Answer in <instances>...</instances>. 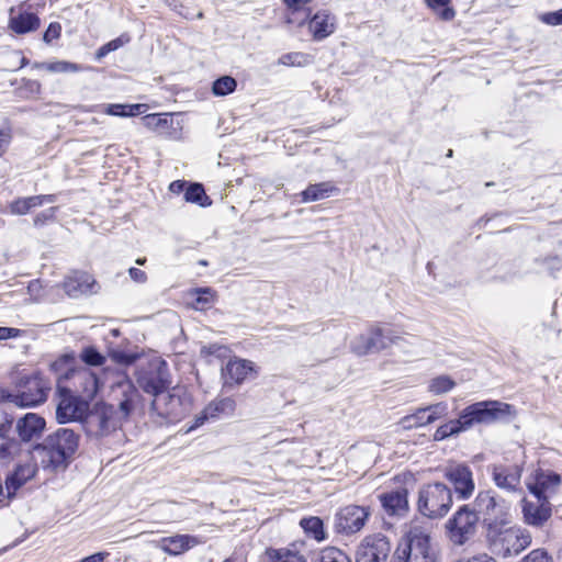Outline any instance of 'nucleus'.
<instances>
[{
  "instance_id": "52",
  "label": "nucleus",
  "mask_w": 562,
  "mask_h": 562,
  "mask_svg": "<svg viewBox=\"0 0 562 562\" xmlns=\"http://www.w3.org/2000/svg\"><path fill=\"white\" fill-rule=\"evenodd\" d=\"M12 139L11 128L5 126L0 128V157L5 153Z\"/></svg>"
},
{
  "instance_id": "24",
  "label": "nucleus",
  "mask_w": 562,
  "mask_h": 562,
  "mask_svg": "<svg viewBox=\"0 0 562 562\" xmlns=\"http://www.w3.org/2000/svg\"><path fill=\"white\" fill-rule=\"evenodd\" d=\"M142 121L145 127L160 136L168 138L178 136L179 123H175L172 113L147 114L142 117Z\"/></svg>"
},
{
  "instance_id": "36",
  "label": "nucleus",
  "mask_w": 562,
  "mask_h": 562,
  "mask_svg": "<svg viewBox=\"0 0 562 562\" xmlns=\"http://www.w3.org/2000/svg\"><path fill=\"white\" fill-rule=\"evenodd\" d=\"M462 431H465V428H463L462 419L459 416L458 419L449 420L448 423L438 427L434 434V439L436 441H440L450 436L458 435Z\"/></svg>"
},
{
  "instance_id": "12",
  "label": "nucleus",
  "mask_w": 562,
  "mask_h": 562,
  "mask_svg": "<svg viewBox=\"0 0 562 562\" xmlns=\"http://www.w3.org/2000/svg\"><path fill=\"white\" fill-rule=\"evenodd\" d=\"M402 337L395 336L391 330L372 326L367 334H361L351 342V350L358 356L381 351L391 345H397Z\"/></svg>"
},
{
  "instance_id": "31",
  "label": "nucleus",
  "mask_w": 562,
  "mask_h": 562,
  "mask_svg": "<svg viewBox=\"0 0 562 562\" xmlns=\"http://www.w3.org/2000/svg\"><path fill=\"white\" fill-rule=\"evenodd\" d=\"M9 27L16 34L33 32L40 27V19L35 13L31 12H22L18 15H13V9H11Z\"/></svg>"
},
{
  "instance_id": "9",
  "label": "nucleus",
  "mask_w": 562,
  "mask_h": 562,
  "mask_svg": "<svg viewBox=\"0 0 562 562\" xmlns=\"http://www.w3.org/2000/svg\"><path fill=\"white\" fill-rule=\"evenodd\" d=\"M452 505L451 490L443 483H431L419 491L418 508L424 516L439 518L445 516Z\"/></svg>"
},
{
  "instance_id": "59",
  "label": "nucleus",
  "mask_w": 562,
  "mask_h": 562,
  "mask_svg": "<svg viewBox=\"0 0 562 562\" xmlns=\"http://www.w3.org/2000/svg\"><path fill=\"white\" fill-rule=\"evenodd\" d=\"M109 557L108 552H98L94 554H91L89 557H86L78 562H104V560Z\"/></svg>"
},
{
  "instance_id": "27",
  "label": "nucleus",
  "mask_w": 562,
  "mask_h": 562,
  "mask_svg": "<svg viewBox=\"0 0 562 562\" xmlns=\"http://www.w3.org/2000/svg\"><path fill=\"white\" fill-rule=\"evenodd\" d=\"M95 280L87 272L75 271L63 282V288L68 296L78 297L82 294L93 293Z\"/></svg>"
},
{
  "instance_id": "6",
  "label": "nucleus",
  "mask_w": 562,
  "mask_h": 562,
  "mask_svg": "<svg viewBox=\"0 0 562 562\" xmlns=\"http://www.w3.org/2000/svg\"><path fill=\"white\" fill-rule=\"evenodd\" d=\"M52 389V383L42 373L21 376L18 393L8 396L9 402L16 406L31 407L44 403Z\"/></svg>"
},
{
  "instance_id": "46",
  "label": "nucleus",
  "mask_w": 562,
  "mask_h": 562,
  "mask_svg": "<svg viewBox=\"0 0 562 562\" xmlns=\"http://www.w3.org/2000/svg\"><path fill=\"white\" fill-rule=\"evenodd\" d=\"M428 414L426 416V423H434L435 420L447 415L448 406L446 403H437L426 407Z\"/></svg>"
},
{
  "instance_id": "56",
  "label": "nucleus",
  "mask_w": 562,
  "mask_h": 562,
  "mask_svg": "<svg viewBox=\"0 0 562 562\" xmlns=\"http://www.w3.org/2000/svg\"><path fill=\"white\" fill-rule=\"evenodd\" d=\"M130 277L133 281L137 283H144L147 280V276L145 271L138 269V268H131L128 270Z\"/></svg>"
},
{
  "instance_id": "33",
  "label": "nucleus",
  "mask_w": 562,
  "mask_h": 562,
  "mask_svg": "<svg viewBox=\"0 0 562 562\" xmlns=\"http://www.w3.org/2000/svg\"><path fill=\"white\" fill-rule=\"evenodd\" d=\"M337 188L330 182H321L308 186L302 193L303 202H314L329 196Z\"/></svg>"
},
{
  "instance_id": "21",
  "label": "nucleus",
  "mask_w": 562,
  "mask_h": 562,
  "mask_svg": "<svg viewBox=\"0 0 562 562\" xmlns=\"http://www.w3.org/2000/svg\"><path fill=\"white\" fill-rule=\"evenodd\" d=\"M408 492L405 487L381 493L378 497L384 513L392 517H403L408 512Z\"/></svg>"
},
{
  "instance_id": "20",
  "label": "nucleus",
  "mask_w": 562,
  "mask_h": 562,
  "mask_svg": "<svg viewBox=\"0 0 562 562\" xmlns=\"http://www.w3.org/2000/svg\"><path fill=\"white\" fill-rule=\"evenodd\" d=\"M446 477L453 484L460 498L467 499L474 492L472 471L464 464L451 465L446 470Z\"/></svg>"
},
{
  "instance_id": "55",
  "label": "nucleus",
  "mask_w": 562,
  "mask_h": 562,
  "mask_svg": "<svg viewBox=\"0 0 562 562\" xmlns=\"http://www.w3.org/2000/svg\"><path fill=\"white\" fill-rule=\"evenodd\" d=\"M22 334L21 329L12 327H0V340L20 337Z\"/></svg>"
},
{
  "instance_id": "39",
  "label": "nucleus",
  "mask_w": 562,
  "mask_h": 562,
  "mask_svg": "<svg viewBox=\"0 0 562 562\" xmlns=\"http://www.w3.org/2000/svg\"><path fill=\"white\" fill-rule=\"evenodd\" d=\"M184 199L191 203H198L201 206L211 204L209 196L205 194L204 188L200 183L190 184L184 193Z\"/></svg>"
},
{
  "instance_id": "62",
  "label": "nucleus",
  "mask_w": 562,
  "mask_h": 562,
  "mask_svg": "<svg viewBox=\"0 0 562 562\" xmlns=\"http://www.w3.org/2000/svg\"><path fill=\"white\" fill-rule=\"evenodd\" d=\"M184 187H186V182L184 181L176 180V181L170 183L169 190L172 193H177L178 194V193L183 191Z\"/></svg>"
},
{
  "instance_id": "53",
  "label": "nucleus",
  "mask_w": 562,
  "mask_h": 562,
  "mask_svg": "<svg viewBox=\"0 0 562 562\" xmlns=\"http://www.w3.org/2000/svg\"><path fill=\"white\" fill-rule=\"evenodd\" d=\"M541 21L549 25L562 24V9L555 12H549L541 15Z\"/></svg>"
},
{
  "instance_id": "54",
  "label": "nucleus",
  "mask_w": 562,
  "mask_h": 562,
  "mask_svg": "<svg viewBox=\"0 0 562 562\" xmlns=\"http://www.w3.org/2000/svg\"><path fill=\"white\" fill-rule=\"evenodd\" d=\"M130 42V36L127 34H123L109 43L104 44L105 48L110 52H114L119 49L120 47L124 46Z\"/></svg>"
},
{
  "instance_id": "34",
  "label": "nucleus",
  "mask_w": 562,
  "mask_h": 562,
  "mask_svg": "<svg viewBox=\"0 0 562 562\" xmlns=\"http://www.w3.org/2000/svg\"><path fill=\"white\" fill-rule=\"evenodd\" d=\"M146 104H106L104 113L114 116H135L146 111Z\"/></svg>"
},
{
  "instance_id": "10",
  "label": "nucleus",
  "mask_w": 562,
  "mask_h": 562,
  "mask_svg": "<svg viewBox=\"0 0 562 562\" xmlns=\"http://www.w3.org/2000/svg\"><path fill=\"white\" fill-rule=\"evenodd\" d=\"M136 381L144 392L154 397L158 393L167 391L171 383L167 363L160 359L148 361L138 368Z\"/></svg>"
},
{
  "instance_id": "51",
  "label": "nucleus",
  "mask_w": 562,
  "mask_h": 562,
  "mask_svg": "<svg viewBox=\"0 0 562 562\" xmlns=\"http://www.w3.org/2000/svg\"><path fill=\"white\" fill-rule=\"evenodd\" d=\"M61 25L57 22H53L48 25L47 30L44 33L43 40L46 43H50L53 40H56L60 36Z\"/></svg>"
},
{
  "instance_id": "16",
  "label": "nucleus",
  "mask_w": 562,
  "mask_h": 562,
  "mask_svg": "<svg viewBox=\"0 0 562 562\" xmlns=\"http://www.w3.org/2000/svg\"><path fill=\"white\" fill-rule=\"evenodd\" d=\"M493 483L506 493L521 491L522 468L518 464L494 463L487 467Z\"/></svg>"
},
{
  "instance_id": "43",
  "label": "nucleus",
  "mask_w": 562,
  "mask_h": 562,
  "mask_svg": "<svg viewBox=\"0 0 562 562\" xmlns=\"http://www.w3.org/2000/svg\"><path fill=\"white\" fill-rule=\"evenodd\" d=\"M80 359L86 364L93 367L102 366L105 362V357L92 346L82 348Z\"/></svg>"
},
{
  "instance_id": "45",
  "label": "nucleus",
  "mask_w": 562,
  "mask_h": 562,
  "mask_svg": "<svg viewBox=\"0 0 562 562\" xmlns=\"http://www.w3.org/2000/svg\"><path fill=\"white\" fill-rule=\"evenodd\" d=\"M428 412L426 407L419 408L414 413L413 415L406 416L403 419L404 427L411 428V427H420L428 425L429 423H426V416Z\"/></svg>"
},
{
  "instance_id": "11",
  "label": "nucleus",
  "mask_w": 562,
  "mask_h": 562,
  "mask_svg": "<svg viewBox=\"0 0 562 562\" xmlns=\"http://www.w3.org/2000/svg\"><path fill=\"white\" fill-rule=\"evenodd\" d=\"M121 423L113 405L98 404L88 411L81 424L89 437L102 438L114 431Z\"/></svg>"
},
{
  "instance_id": "42",
  "label": "nucleus",
  "mask_w": 562,
  "mask_h": 562,
  "mask_svg": "<svg viewBox=\"0 0 562 562\" xmlns=\"http://www.w3.org/2000/svg\"><path fill=\"white\" fill-rule=\"evenodd\" d=\"M312 58L310 55L301 53V52H293V53H286L283 54L279 59L278 64L283 66H294V67H304L311 63Z\"/></svg>"
},
{
  "instance_id": "50",
  "label": "nucleus",
  "mask_w": 562,
  "mask_h": 562,
  "mask_svg": "<svg viewBox=\"0 0 562 562\" xmlns=\"http://www.w3.org/2000/svg\"><path fill=\"white\" fill-rule=\"evenodd\" d=\"M521 562H553L552 558L542 549L532 550Z\"/></svg>"
},
{
  "instance_id": "61",
  "label": "nucleus",
  "mask_w": 562,
  "mask_h": 562,
  "mask_svg": "<svg viewBox=\"0 0 562 562\" xmlns=\"http://www.w3.org/2000/svg\"><path fill=\"white\" fill-rule=\"evenodd\" d=\"M311 0H284V2L286 3V5L293 10V14L295 13V11H297L302 5H304L305 3L310 2Z\"/></svg>"
},
{
  "instance_id": "13",
  "label": "nucleus",
  "mask_w": 562,
  "mask_h": 562,
  "mask_svg": "<svg viewBox=\"0 0 562 562\" xmlns=\"http://www.w3.org/2000/svg\"><path fill=\"white\" fill-rule=\"evenodd\" d=\"M477 520L474 508L462 506L447 522L449 539L454 544H464L475 533Z\"/></svg>"
},
{
  "instance_id": "1",
  "label": "nucleus",
  "mask_w": 562,
  "mask_h": 562,
  "mask_svg": "<svg viewBox=\"0 0 562 562\" xmlns=\"http://www.w3.org/2000/svg\"><path fill=\"white\" fill-rule=\"evenodd\" d=\"M490 551L499 558L520 554L531 544V533L526 528L513 522V519L484 531Z\"/></svg>"
},
{
  "instance_id": "19",
  "label": "nucleus",
  "mask_w": 562,
  "mask_h": 562,
  "mask_svg": "<svg viewBox=\"0 0 562 562\" xmlns=\"http://www.w3.org/2000/svg\"><path fill=\"white\" fill-rule=\"evenodd\" d=\"M536 502L521 499L524 522L531 527H542L552 516V505L546 497L533 496Z\"/></svg>"
},
{
  "instance_id": "40",
  "label": "nucleus",
  "mask_w": 562,
  "mask_h": 562,
  "mask_svg": "<svg viewBox=\"0 0 562 562\" xmlns=\"http://www.w3.org/2000/svg\"><path fill=\"white\" fill-rule=\"evenodd\" d=\"M34 67L45 69L50 72H77L81 69L78 64L59 60L54 63H40L35 64Z\"/></svg>"
},
{
  "instance_id": "26",
  "label": "nucleus",
  "mask_w": 562,
  "mask_h": 562,
  "mask_svg": "<svg viewBox=\"0 0 562 562\" xmlns=\"http://www.w3.org/2000/svg\"><path fill=\"white\" fill-rule=\"evenodd\" d=\"M256 373L251 361L234 358L222 370L225 385L241 384L250 374Z\"/></svg>"
},
{
  "instance_id": "58",
  "label": "nucleus",
  "mask_w": 562,
  "mask_h": 562,
  "mask_svg": "<svg viewBox=\"0 0 562 562\" xmlns=\"http://www.w3.org/2000/svg\"><path fill=\"white\" fill-rule=\"evenodd\" d=\"M72 359L74 358L71 356L66 355V356L61 357L60 359H58L57 361L53 362L50 364V370L54 371V372H57L64 366L69 364L72 361Z\"/></svg>"
},
{
  "instance_id": "41",
  "label": "nucleus",
  "mask_w": 562,
  "mask_h": 562,
  "mask_svg": "<svg viewBox=\"0 0 562 562\" xmlns=\"http://www.w3.org/2000/svg\"><path fill=\"white\" fill-rule=\"evenodd\" d=\"M237 81L231 76L216 79L212 86V92L217 97H224L235 91Z\"/></svg>"
},
{
  "instance_id": "18",
  "label": "nucleus",
  "mask_w": 562,
  "mask_h": 562,
  "mask_svg": "<svg viewBox=\"0 0 562 562\" xmlns=\"http://www.w3.org/2000/svg\"><path fill=\"white\" fill-rule=\"evenodd\" d=\"M390 551L391 544L386 537L368 536L358 547L356 562H386Z\"/></svg>"
},
{
  "instance_id": "64",
  "label": "nucleus",
  "mask_w": 562,
  "mask_h": 562,
  "mask_svg": "<svg viewBox=\"0 0 562 562\" xmlns=\"http://www.w3.org/2000/svg\"><path fill=\"white\" fill-rule=\"evenodd\" d=\"M426 2L431 9H437L440 7H447L450 0H426Z\"/></svg>"
},
{
  "instance_id": "28",
  "label": "nucleus",
  "mask_w": 562,
  "mask_h": 562,
  "mask_svg": "<svg viewBox=\"0 0 562 562\" xmlns=\"http://www.w3.org/2000/svg\"><path fill=\"white\" fill-rule=\"evenodd\" d=\"M200 543V540L191 535H175L164 537L157 541L156 547L169 555H179Z\"/></svg>"
},
{
  "instance_id": "23",
  "label": "nucleus",
  "mask_w": 562,
  "mask_h": 562,
  "mask_svg": "<svg viewBox=\"0 0 562 562\" xmlns=\"http://www.w3.org/2000/svg\"><path fill=\"white\" fill-rule=\"evenodd\" d=\"M336 16L328 10L322 9L308 19V31L315 41H323L336 30Z\"/></svg>"
},
{
  "instance_id": "35",
  "label": "nucleus",
  "mask_w": 562,
  "mask_h": 562,
  "mask_svg": "<svg viewBox=\"0 0 562 562\" xmlns=\"http://www.w3.org/2000/svg\"><path fill=\"white\" fill-rule=\"evenodd\" d=\"M300 526L303 528L305 533L321 541L325 539L323 520L319 517L303 518L300 521Z\"/></svg>"
},
{
  "instance_id": "15",
  "label": "nucleus",
  "mask_w": 562,
  "mask_h": 562,
  "mask_svg": "<svg viewBox=\"0 0 562 562\" xmlns=\"http://www.w3.org/2000/svg\"><path fill=\"white\" fill-rule=\"evenodd\" d=\"M370 516L371 509L368 506L347 505L335 515V530L344 535L357 533L364 527Z\"/></svg>"
},
{
  "instance_id": "25",
  "label": "nucleus",
  "mask_w": 562,
  "mask_h": 562,
  "mask_svg": "<svg viewBox=\"0 0 562 562\" xmlns=\"http://www.w3.org/2000/svg\"><path fill=\"white\" fill-rule=\"evenodd\" d=\"M236 408V402L232 397H222L212 401L200 415L195 417V423L192 428L203 425L209 419H215L221 416H232Z\"/></svg>"
},
{
  "instance_id": "63",
  "label": "nucleus",
  "mask_w": 562,
  "mask_h": 562,
  "mask_svg": "<svg viewBox=\"0 0 562 562\" xmlns=\"http://www.w3.org/2000/svg\"><path fill=\"white\" fill-rule=\"evenodd\" d=\"M467 562H496V560L488 554H479L471 559H469Z\"/></svg>"
},
{
  "instance_id": "14",
  "label": "nucleus",
  "mask_w": 562,
  "mask_h": 562,
  "mask_svg": "<svg viewBox=\"0 0 562 562\" xmlns=\"http://www.w3.org/2000/svg\"><path fill=\"white\" fill-rule=\"evenodd\" d=\"M89 408L88 400L75 395L67 389H60V398L56 407V419L59 424L82 423Z\"/></svg>"
},
{
  "instance_id": "5",
  "label": "nucleus",
  "mask_w": 562,
  "mask_h": 562,
  "mask_svg": "<svg viewBox=\"0 0 562 562\" xmlns=\"http://www.w3.org/2000/svg\"><path fill=\"white\" fill-rule=\"evenodd\" d=\"M473 507L479 519L482 520L484 531L513 519L510 503L493 491L480 492L474 499Z\"/></svg>"
},
{
  "instance_id": "49",
  "label": "nucleus",
  "mask_w": 562,
  "mask_h": 562,
  "mask_svg": "<svg viewBox=\"0 0 562 562\" xmlns=\"http://www.w3.org/2000/svg\"><path fill=\"white\" fill-rule=\"evenodd\" d=\"M272 562H306V560L291 551H278Z\"/></svg>"
},
{
  "instance_id": "32",
  "label": "nucleus",
  "mask_w": 562,
  "mask_h": 562,
  "mask_svg": "<svg viewBox=\"0 0 562 562\" xmlns=\"http://www.w3.org/2000/svg\"><path fill=\"white\" fill-rule=\"evenodd\" d=\"M56 201V195L54 194H45V195H34L22 198L13 201L10 204V212L15 215H24L31 209L43 205L44 203H54Z\"/></svg>"
},
{
  "instance_id": "17",
  "label": "nucleus",
  "mask_w": 562,
  "mask_h": 562,
  "mask_svg": "<svg viewBox=\"0 0 562 562\" xmlns=\"http://www.w3.org/2000/svg\"><path fill=\"white\" fill-rule=\"evenodd\" d=\"M526 485L532 496L550 498L559 491L561 476L550 470L537 469L530 475Z\"/></svg>"
},
{
  "instance_id": "47",
  "label": "nucleus",
  "mask_w": 562,
  "mask_h": 562,
  "mask_svg": "<svg viewBox=\"0 0 562 562\" xmlns=\"http://www.w3.org/2000/svg\"><path fill=\"white\" fill-rule=\"evenodd\" d=\"M196 300L193 304L195 308H203L206 305H210L214 301L213 291L210 288H201L196 290Z\"/></svg>"
},
{
  "instance_id": "44",
  "label": "nucleus",
  "mask_w": 562,
  "mask_h": 562,
  "mask_svg": "<svg viewBox=\"0 0 562 562\" xmlns=\"http://www.w3.org/2000/svg\"><path fill=\"white\" fill-rule=\"evenodd\" d=\"M318 562H351V560L341 550L329 547L321 551Z\"/></svg>"
},
{
  "instance_id": "37",
  "label": "nucleus",
  "mask_w": 562,
  "mask_h": 562,
  "mask_svg": "<svg viewBox=\"0 0 562 562\" xmlns=\"http://www.w3.org/2000/svg\"><path fill=\"white\" fill-rule=\"evenodd\" d=\"M20 450L21 447L18 441L0 436V461H2L3 464L13 460L19 454Z\"/></svg>"
},
{
  "instance_id": "48",
  "label": "nucleus",
  "mask_w": 562,
  "mask_h": 562,
  "mask_svg": "<svg viewBox=\"0 0 562 562\" xmlns=\"http://www.w3.org/2000/svg\"><path fill=\"white\" fill-rule=\"evenodd\" d=\"M110 357L112 358V360L116 363H120V364H124V366H128V364H132L137 356L134 355V353H128V352H125L123 350H112L110 352Z\"/></svg>"
},
{
  "instance_id": "8",
  "label": "nucleus",
  "mask_w": 562,
  "mask_h": 562,
  "mask_svg": "<svg viewBox=\"0 0 562 562\" xmlns=\"http://www.w3.org/2000/svg\"><path fill=\"white\" fill-rule=\"evenodd\" d=\"M191 407L190 397L187 392L179 386L172 387L171 392L162 391L158 393L151 402V412L157 416L176 422L181 419Z\"/></svg>"
},
{
  "instance_id": "22",
  "label": "nucleus",
  "mask_w": 562,
  "mask_h": 562,
  "mask_svg": "<svg viewBox=\"0 0 562 562\" xmlns=\"http://www.w3.org/2000/svg\"><path fill=\"white\" fill-rule=\"evenodd\" d=\"M66 378L72 380L76 392L85 400H91L101 386L99 378L89 369L71 370Z\"/></svg>"
},
{
  "instance_id": "2",
  "label": "nucleus",
  "mask_w": 562,
  "mask_h": 562,
  "mask_svg": "<svg viewBox=\"0 0 562 562\" xmlns=\"http://www.w3.org/2000/svg\"><path fill=\"white\" fill-rule=\"evenodd\" d=\"M79 446V435L72 429L59 428L48 435L35 450L41 454V462L45 469H65L76 453Z\"/></svg>"
},
{
  "instance_id": "4",
  "label": "nucleus",
  "mask_w": 562,
  "mask_h": 562,
  "mask_svg": "<svg viewBox=\"0 0 562 562\" xmlns=\"http://www.w3.org/2000/svg\"><path fill=\"white\" fill-rule=\"evenodd\" d=\"M515 414L516 412L510 404L499 401H482L467 406L460 413V417L463 423V428L468 430L477 424L490 425L506 420L514 417Z\"/></svg>"
},
{
  "instance_id": "30",
  "label": "nucleus",
  "mask_w": 562,
  "mask_h": 562,
  "mask_svg": "<svg viewBox=\"0 0 562 562\" xmlns=\"http://www.w3.org/2000/svg\"><path fill=\"white\" fill-rule=\"evenodd\" d=\"M36 473V465L32 462L19 464L13 472L5 479L7 496L11 497L14 493L31 480Z\"/></svg>"
},
{
  "instance_id": "7",
  "label": "nucleus",
  "mask_w": 562,
  "mask_h": 562,
  "mask_svg": "<svg viewBox=\"0 0 562 562\" xmlns=\"http://www.w3.org/2000/svg\"><path fill=\"white\" fill-rule=\"evenodd\" d=\"M110 397L115 409V416L126 420L140 405L142 395L133 382L124 374L119 373L111 385Z\"/></svg>"
},
{
  "instance_id": "57",
  "label": "nucleus",
  "mask_w": 562,
  "mask_h": 562,
  "mask_svg": "<svg viewBox=\"0 0 562 562\" xmlns=\"http://www.w3.org/2000/svg\"><path fill=\"white\" fill-rule=\"evenodd\" d=\"M55 207H50L49 210L41 213V214H37L34 218V224L35 225H42L44 224L47 220H50L54 217V214H55Z\"/></svg>"
},
{
  "instance_id": "60",
  "label": "nucleus",
  "mask_w": 562,
  "mask_h": 562,
  "mask_svg": "<svg viewBox=\"0 0 562 562\" xmlns=\"http://www.w3.org/2000/svg\"><path fill=\"white\" fill-rule=\"evenodd\" d=\"M7 56L12 59H19L20 65L15 66L13 69H20L27 64V59L25 57H21L19 52H7Z\"/></svg>"
},
{
  "instance_id": "3",
  "label": "nucleus",
  "mask_w": 562,
  "mask_h": 562,
  "mask_svg": "<svg viewBox=\"0 0 562 562\" xmlns=\"http://www.w3.org/2000/svg\"><path fill=\"white\" fill-rule=\"evenodd\" d=\"M391 562H436L428 529L411 524Z\"/></svg>"
},
{
  "instance_id": "38",
  "label": "nucleus",
  "mask_w": 562,
  "mask_h": 562,
  "mask_svg": "<svg viewBox=\"0 0 562 562\" xmlns=\"http://www.w3.org/2000/svg\"><path fill=\"white\" fill-rule=\"evenodd\" d=\"M454 386L456 382L449 375H438L428 382V391L435 395L448 393Z\"/></svg>"
},
{
  "instance_id": "29",
  "label": "nucleus",
  "mask_w": 562,
  "mask_h": 562,
  "mask_svg": "<svg viewBox=\"0 0 562 562\" xmlns=\"http://www.w3.org/2000/svg\"><path fill=\"white\" fill-rule=\"evenodd\" d=\"M45 419L37 414L27 413L16 423V431L23 441L37 439L45 429Z\"/></svg>"
}]
</instances>
